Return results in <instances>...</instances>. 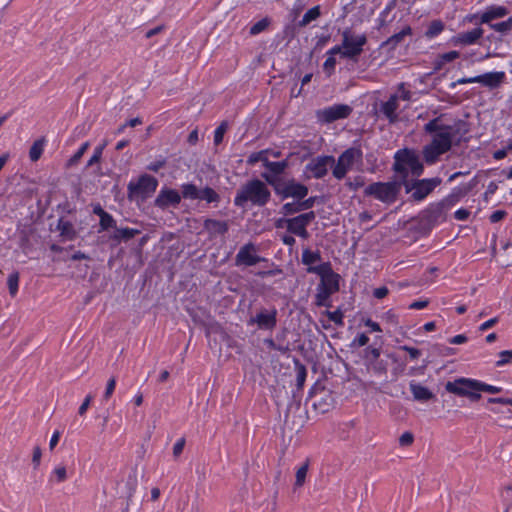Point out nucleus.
Masks as SVG:
<instances>
[{
  "mask_svg": "<svg viewBox=\"0 0 512 512\" xmlns=\"http://www.w3.org/2000/svg\"><path fill=\"white\" fill-rule=\"evenodd\" d=\"M445 117V114H441L433 118L424 125L423 131L433 135L432 142L438 143L449 151L454 141L455 144H459L461 138L469 132V124L462 119H457L452 124H446Z\"/></svg>",
  "mask_w": 512,
  "mask_h": 512,
  "instance_id": "1",
  "label": "nucleus"
},
{
  "mask_svg": "<svg viewBox=\"0 0 512 512\" xmlns=\"http://www.w3.org/2000/svg\"><path fill=\"white\" fill-rule=\"evenodd\" d=\"M270 198L271 192L267 184L254 178L241 185L237 190L234 205L245 208L247 203L250 202L253 206L263 207L270 201Z\"/></svg>",
  "mask_w": 512,
  "mask_h": 512,
  "instance_id": "2",
  "label": "nucleus"
},
{
  "mask_svg": "<svg viewBox=\"0 0 512 512\" xmlns=\"http://www.w3.org/2000/svg\"><path fill=\"white\" fill-rule=\"evenodd\" d=\"M264 180L269 184L276 195L282 200L293 198L295 200H302L308 195L309 189L306 185L297 182L294 178L290 179H276L274 177H266Z\"/></svg>",
  "mask_w": 512,
  "mask_h": 512,
  "instance_id": "3",
  "label": "nucleus"
},
{
  "mask_svg": "<svg viewBox=\"0 0 512 512\" xmlns=\"http://www.w3.org/2000/svg\"><path fill=\"white\" fill-rule=\"evenodd\" d=\"M366 196H372L375 199L386 203H394L399 195V185L396 182H374L369 184L364 191Z\"/></svg>",
  "mask_w": 512,
  "mask_h": 512,
  "instance_id": "4",
  "label": "nucleus"
},
{
  "mask_svg": "<svg viewBox=\"0 0 512 512\" xmlns=\"http://www.w3.org/2000/svg\"><path fill=\"white\" fill-rule=\"evenodd\" d=\"M362 158L363 153L360 148L351 147L346 149L340 154L337 162L335 161V164L332 166L333 176L338 180L343 179L353 164L355 162H361Z\"/></svg>",
  "mask_w": 512,
  "mask_h": 512,
  "instance_id": "5",
  "label": "nucleus"
},
{
  "mask_svg": "<svg viewBox=\"0 0 512 512\" xmlns=\"http://www.w3.org/2000/svg\"><path fill=\"white\" fill-rule=\"evenodd\" d=\"M366 43L367 37L365 34L353 36L349 29H345L342 33V58L357 61Z\"/></svg>",
  "mask_w": 512,
  "mask_h": 512,
  "instance_id": "6",
  "label": "nucleus"
},
{
  "mask_svg": "<svg viewBox=\"0 0 512 512\" xmlns=\"http://www.w3.org/2000/svg\"><path fill=\"white\" fill-rule=\"evenodd\" d=\"M158 186V180L148 174L139 177L136 183L130 182L128 184V196L133 198L135 196L146 199L153 194Z\"/></svg>",
  "mask_w": 512,
  "mask_h": 512,
  "instance_id": "7",
  "label": "nucleus"
},
{
  "mask_svg": "<svg viewBox=\"0 0 512 512\" xmlns=\"http://www.w3.org/2000/svg\"><path fill=\"white\" fill-rule=\"evenodd\" d=\"M509 14V10L505 6L491 5L482 13L467 15L465 20L475 25L490 24L494 20L504 18Z\"/></svg>",
  "mask_w": 512,
  "mask_h": 512,
  "instance_id": "8",
  "label": "nucleus"
},
{
  "mask_svg": "<svg viewBox=\"0 0 512 512\" xmlns=\"http://www.w3.org/2000/svg\"><path fill=\"white\" fill-rule=\"evenodd\" d=\"M335 164V158L331 155H321L312 158L305 166V172H310L306 178L322 179L328 173V168Z\"/></svg>",
  "mask_w": 512,
  "mask_h": 512,
  "instance_id": "9",
  "label": "nucleus"
},
{
  "mask_svg": "<svg viewBox=\"0 0 512 512\" xmlns=\"http://www.w3.org/2000/svg\"><path fill=\"white\" fill-rule=\"evenodd\" d=\"M352 111V107L347 104H334L318 110L316 116L320 122L329 124L340 119L348 118Z\"/></svg>",
  "mask_w": 512,
  "mask_h": 512,
  "instance_id": "10",
  "label": "nucleus"
},
{
  "mask_svg": "<svg viewBox=\"0 0 512 512\" xmlns=\"http://www.w3.org/2000/svg\"><path fill=\"white\" fill-rule=\"evenodd\" d=\"M278 311L275 307L271 309L261 308L248 320V325H257L260 330L272 331L277 326Z\"/></svg>",
  "mask_w": 512,
  "mask_h": 512,
  "instance_id": "11",
  "label": "nucleus"
},
{
  "mask_svg": "<svg viewBox=\"0 0 512 512\" xmlns=\"http://www.w3.org/2000/svg\"><path fill=\"white\" fill-rule=\"evenodd\" d=\"M419 159L413 149L403 148L394 154L392 170L397 174H409V169Z\"/></svg>",
  "mask_w": 512,
  "mask_h": 512,
  "instance_id": "12",
  "label": "nucleus"
},
{
  "mask_svg": "<svg viewBox=\"0 0 512 512\" xmlns=\"http://www.w3.org/2000/svg\"><path fill=\"white\" fill-rule=\"evenodd\" d=\"M339 290V277L321 280L317 287V294L315 296V304L319 307L325 306L330 307L329 303L330 296Z\"/></svg>",
  "mask_w": 512,
  "mask_h": 512,
  "instance_id": "13",
  "label": "nucleus"
},
{
  "mask_svg": "<svg viewBox=\"0 0 512 512\" xmlns=\"http://www.w3.org/2000/svg\"><path fill=\"white\" fill-rule=\"evenodd\" d=\"M256 251H257L256 246L251 242L243 245L239 249V251L235 257V265L236 266H241V265L253 266L259 262L266 261V259L264 257L257 255Z\"/></svg>",
  "mask_w": 512,
  "mask_h": 512,
  "instance_id": "14",
  "label": "nucleus"
},
{
  "mask_svg": "<svg viewBox=\"0 0 512 512\" xmlns=\"http://www.w3.org/2000/svg\"><path fill=\"white\" fill-rule=\"evenodd\" d=\"M442 180L439 177L415 180V191L411 194V199L414 201L424 200L433 190L441 184Z\"/></svg>",
  "mask_w": 512,
  "mask_h": 512,
  "instance_id": "15",
  "label": "nucleus"
},
{
  "mask_svg": "<svg viewBox=\"0 0 512 512\" xmlns=\"http://www.w3.org/2000/svg\"><path fill=\"white\" fill-rule=\"evenodd\" d=\"M484 30L481 25H477L475 28L469 31H462L452 37L451 42L454 46H469L477 44L478 41L483 37Z\"/></svg>",
  "mask_w": 512,
  "mask_h": 512,
  "instance_id": "16",
  "label": "nucleus"
},
{
  "mask_svg": "<svg viewBox=\"0 0 512 512\" xmlns=\"http://www.w3.org/2000/svg\"><path fill=\"white\" fill-rule=\"evenodd\" d=\"M181 202V195L175 189L170 188H162L157 195L154 205L162 210L168 208L169 206L176 207Z\"/></svg>",
  "mask_w": 512,
  "mask_h": 512,
  "instance_id": "17",
  "label": "nucleus"
},
{
  "mask_svg": "<svg viewBox=\"0 0 512 512\" xmlns=\"http://www.w3.org/2000/svg\"><path fill=\"white\" fill-rule=\"evenodd\" d=\"M398 6V0H391L388 2L383 11L379 14L377 19L376 29L388 33V26L396 19L397 15L395 12Z\"/></svg>",
  "mask_w": 512,
  "mask_h": 512,
  "instance_id": "18",
  "label": "nucleus"
},
{
  "mask_svg": "<svg viewBox=\"0 0 512 512\" xmlns=\"http://www.w3.org/2000/svg\"><path fill=\"white\" fill-rule=\"evenodd\" d=\"M413 31L409 25H405L399 32L394 33L380 44V49H386L387 52L394 51L398 46L404 44L406 37L412 36Z\"/></svg>",
  "mask_w": 512,
  "mask_h": 512,
  "instance_id": "19",
  "label": "nucleus"
},
{
  "mask_svg": "<svg viewBox=\"0 0 512 512\" xmlns=\"http://www.w3.org/2000/svg\"><path fill=\"white\" fill-rule=\"evenodd\" d=\"M506 74L503 71L487 72L482 75L475 76L477 83L490 90L499 88L505 81Z\"/></svg>",
  "mask_w": 512,
  "mask_h": 512,
  "instance_id": "20",
  "label": "nucleus"
},
{
  "mask_svg": "<svg viewBox=\"0 0 512 512\" xmlns=\"http://www.w3.org/2000/svg\"><path fill=\"white\" fill-rule=\"evenodd\" d=\"M444 218V202L430 204L422 213V219L429 226H434Z\"/></svg>",
  "mask_w": 512,
  "mask_h": 512,
  "instance_id": "21",
  "label": "nucleus"
},
{
  "mask_svg": "<svg viewBox=\"0 0 512 512\" xmlns=\"http://www.w3.org/2000/svg\"><path fill=\"white\" fill-rule=\"evenodd\" d=\"M398 96L393 94L389 97L386 102L381 104L380 111L387 118L390 124H394L398 121Z\"/></svg>",
  "mask_w": 512,
  "mask_h": 512,
  "instance_id": "22",
  "label": "nucleus"
},
{
  "mask_svg": "<svg viewBox=\"0 0 512 512\" xmlns=\"http://www.w3.org/2000/svg\"><path fill=\"white\" fill-rule=\"evenodd\" d=\"M448 152L445 148L436 142H430L423 148V158L427 164H434L439 156Z\"/></svg>",
  "mask_w": 512,
  "mask_h": 512,
  "instance_id": "23",
  "label": "nucleus"
},
{
  "mask_svg": "<svg viewBox=\"0 0 512 512\" xmlns=\"http://www.w3.org/2000/svg\"><path fill=\"white\" fill-rule=\"evenodd\" d=\"M288 166H289V162L287 159L278 161V162H273V161L267 162L266 169L269 172H264L261 174V176L263 179H264V175H266V177L272 176L276 179H283L282 177H280V175H282L285 172V170L288 168Z\"/></svg>",
  "mask_w": 512,
  "mask_h": 512,
  "instance_id": "24",
  "label": "nucleus"
},
{
  "mask_svg": "<svg viewBox=\"0 0 512 512\" xmlns=\"http://www.w3.org/2000/svg\"><path fill=\"white\" fill-rule=\"evenodd\" d=\"M204 229L211 235H224L229 230V225L226 221L215 219H206L203 223Z\"/></svg>",
  "mask_w": 512,
  "mask_h": 512,
  "instance_id": "25",
  "label": "nucleus"
},
{
  "mask_svg": "<svg viewBox=\"0 0 512 512\" xmlns=\"http://www.w3.org/2000/svg\"><path fill=\"white\" fill-rule=\"evenodd\" d=\"M410 391L417 401H429L434 399L435 395L425 386L411 381L409 384Z\"/></svg>",
  "mask_w": 512,
  "mask_h": 512,
  "instance_id": "26",
  "label": "nucleus"
},
{
  "mask_svg": "<svg viewBox=\"0 0 512 512\" xmlns=\"http://www.w3.org/2000/svg\"><path fill=\"white\" fill-rule=\"evenodd\" d=\"M307 272L319 275L321 280H329L339 277L338 274L333 272L330 262H324L317 266H310L307 268Z\"/></svg>",
  "mask_w": 512,
  "mask_h": 512,
  "instance_id": "27",
  "label": "nucleus"
},
{
  "mask_svg": "<svg viewBox=\"0 0 512 512\" xmlns=\"http://www.w3.org/2000/svg\"><path fill=\"white\" fill-rule=\"evenodd\" d=\"M140 230L138 229H134V228H129V227H125V228H116L115 229V233L112 235V240L116 241V242H121V241H124V242H127L129 240H131L132 238H134L136 235L140 234Z\"/></svg>",
  "mask_w": 512,
  "mask_h": 512,
  "instance_id": "28",
  "label": "nucleus"
},
{
  "mask_svg": "<svg viewBox=\"0 0 512 512\" xmlns=\"http://www.w3.org/2000/svg\"><path fill=\"white\" fill-rule=\"evenodd\" d=\"M469 382H479V380H476V379H470V378H464V377H461V378H457L456 380H454L453 382L449 381L446 383L445 385V389L447 392L451 393V388L452 387H449V386H453L455 387L456 389H459V390H462V391H472V390H477L476 388H474Z\"/></svg>",
  "mask_w": 512,
  "mask_h": 512,
  "instance_id": "29",
  "label": "nucleus"
},
{
  "mask_svg": "<svg viewBox=\"0 0 512 512\" xmlns=\"http://www.w3.org/2000/svg\"><path fill=\"white\" fill-rule=\"evenodd\" d=\"M57 229L60 231L61 235L68 240H74L76 238L77 233L70 221L60 219L58 221Z\"/></svg>",
  "mask_w": 512,
  "mask_h": 512,
  "instance_id": "30",
  "label": "nucleus"
},
{
  "mask_svg": "<svg viewBox=\"0 0 512 512\" xmlns=\"http://www.w3.org/2000/svg\"><path fill=\"white\" fill-rule=\"evenodd\" d=\"M294 365L296 370V386L298 389H302L307 377V369L304 364L300 362L299 359H294Z\"/></svg>",
  "mask_w": 512,
  "mask_h": 512,
  "instance_id": "31",
  "label": "nucleus"
},
{
  "mask_svg": "<svg viewBox=\"0 0 512 512\" xmlns=\"http://www.w3.org/2000/svg\"><path fill=\"white\" fill-rule=\"evenodd\" d=\"M45 139L40 138L32 144L29 150V158L32 162H36L40 159L43 151H44Z\"/></svg>",
  "mask_w": 512,
  "mask_h": 512,
  "instance_id": "32",
  "label": "nucleus"
},
{
  "mask_svg": "<svg viewBox=\"0 0 512 512\" xmlns=\"http://www.w3.org/2000/svg\"><path fill=\"white\" fill-rule=\"evenodd\" d=\"M321 15L320 6H314L309 9L303 16V18L298 22V27H305L310 22L316 20Z\"/></svg>",
  "mask_w": 512,
  "mask_h": 512,
  "instance_id": "33",
  "label": "nucleus"
},
{
  "mask_svg": "<svg viewBox=\"0 0 512 512\" xmlns=\"http://www.w3.org/2000/svg\"><path fill=\"white\" fill-rule=\"evenodd\" d=\"M488 26L502 35H507L512 31V16L501 22L490 23Z\"/></svg>",
  "mask_w": 512,
  "mask_h": 512,
  "instance_id": "34",
  "label": "nucleus"
},
{
  "mask_svg": "<svg viewBox=\"0 0 512 512\" xmlns=\"http://www.w3.org/2000/svg\"><path fill=\"white\" fill-rule=\"evenodd\" d=\"M181 197L184 199L190 200H198L200 195V190L196 187V185L192 183H186L182 185Z\"/></svg>",
  "mask_w": 512,
  "mask_h": 512,
  "instance_id": "35",
  "label": "nucleus"
},
{
  "mask_svg": "<svg viewBox=\"0 0 512 512\" xmlns=\"http://www.w3.org/2000/svg\"><path fill=\"white\" fill-rule=\"evenodd\" d=\"M409 174H398V179L394 180L399 185V192L401 188H405L406 193H413L415 191V180L408 179Z\"/></svg>",
  "mask_w": 512,
  "mask_h": 512,
  "instance_id": "36",
  "label": "nucleus"
},
{
  "mask_svg": "<svg viewBox=\"0 0 512 512\" xmlns=\"http://www.w3.org/2000/svg\"><path fill=\"white\" fill-rule=\"evenodd\" d=\"M198 200H205L207 203H218L220 201V195L211 187H205L200 190Z\"/></svg>",
  "mask_w": 512,
  "mask_h": 512,
  "instance_id": "37",
  "label": "nucleus"
},
{
  "mask_svg": "<svg viewBox=\"0 0 512 512\" xmlns=\"http://www.w3.org/2000/svg\"><path fill=\"white\" fill-rule=\"evenodd\" d=\"M444 23L441 20H433L427 30L425 31V37L432 39L438 36L444 30Z\"/></svg>",
  "mask_w": 512,
  "mask_h": 512,
  "instance_id": "38",
  "label": "nucleus"
},
{
  "mask_svg": "<svg viewBox=\"0 0 512 512\" xmlns=\"http://www.w3.org/2000/svg\"><path fill=\"white\" fill-rule=\"evenodd\" d=\"M321 260V254L320 251H311L310 249L306 248L302 252V263L304 265H308L309 267L312 266V264L318 262Z\"/></svg>",
  "mask_w": 512,
  "mask_h": 512,
  "instance_id": "39",
  "label": "nucleus"
},
{
  "mask_svg": "<svg viewBox=\"0 0 512 512\" xmlns=\"http://www.w3.org/2000/svg\"><path fill=\"white\" fill-rule=\"evenodd\" d=\"M459 56L460 53L458 51H449L447 53L439 55L438 59L435 62V70H440L445 63L452 62L455 59L459 58Z\"/></svg>",
  "mask_w": 512,
  "mask_h": 512,
  "instance_id": "40",
  "label": "nucleus"
},
{
  "mask_svg": "<svg viewBox=\"0 0 512 512\" xmlns=\"http://www.w3.org/2000/svg\"><path fill=\"white\" fill-rule=\"evenodd\" d=\"M313 406L321 413H325L333 406V398L329 393H326L325 397H322L319 401H315Z\"/></svg>",
  "mask_w": 512,
  "mask_h": 512,
  "instance_id": "41",
  "label": "nucleus"
},
{
  "mask_svg": "<svg viewBox=\"0 0 512 512\" xmlns=\"http://www.w3.org/2000/svg\"><path fill=\"white\" fill-rule=\"evenodd\" d=\"M304 227H307V225L301 220L299 215L288 219L287 231L289 233L296 235Z\"/></svg>",
  "mask_w": 512,
  "mask_h": 512,
  "instance_id": "42",
  "label": "nucleus"
},
{
  "mask_svg": "<svg viewBox=\"0 0 512 512\" xmlns=\"http://www.w3.org/2000/svg\"><path fill=\"white\" fill-rule=\"evenodd\" d=\"M450 387H452L450 389L452 394L462 396V397H468L470 399V401H472V402H476L479 399H481V397H482L481 394L479 393L481 390L462 391V390L456 389L452 385Z\"/></svg>",
  "mask_w": 512,
  "mask_h": 512,
  "instance_id": "43",
  "label": "nucleus"
},
{
  "mask_svg": "<svg viewBox=\"0 0 512 512\" xmlns=\"http://www.w3.org/2000/svg\"><path fill=\"white\" fill-rule=\"evenodd\" d=\"M100 230L99 231H106L109 229H116V220L113 218L111 214L108 212L100 218Z\"/></svg>",
  "mask_w": 512,
  "mask_h": 512,
  "instance_id": "44",
  "label": "nucleus"
},
{
  "mask_svg": "<svg viewBox=\"0 0 512 512\" xmlns=\"http://www.w3.org/2000/svg\"><path fill=\"white\" fill-rule=\"evenodd\" d=\"M302 209L300 208V201L295 200V202H287L285 203L280 210V213L287 216V215H293L298 212H301Z\"/></svg>",
  "mask_w": 512,
  "mask_h": 512,
  "instance_id": "45",
  "label": "nucleus"
},
{
  "mask_svg": "<svg viewBox=\"0 0 512 512\" xmlns=\"http://www.w3.org/2000/svg\"><path fill=\"white\" fill-rule=\"evenodd\" d=\"M474 388H476L477 390H481L483 392H487V393H491V394H496V393H500L502 391V388L501 387H497V386H493V385H490V384H486L484 382H469Z\"/></svg>",
  "mask_w": 512,
  "mask_h": 512,
  "instance_id": "46",
  "label": "nucleus"
},
{
  "mask_svg": "<svg viewBox=\"0 0 512 512\" xmlns=\"http://www.w3.org/2000/svg\"><path fill=\"white\" fill-rule=\"evenodd\" d=\"M88 147H89V142L83 143L80 146V148L78 149V151L67 161L66 167L70 168V167L76 165L80 161V159L82 158L84 153L87 151Z\"/></svg>",
  "mask_w": 512,
  "mask_h": 512,
  "instance_id": "47",
  "label": "nucleus"
},
{
  "mask_svg": "<svg viewBox=\"0 0 512 512\" xmlns=\"http://www.w3.org/2000/svg\"><path fill=\"white\" fill-rule=\"evenodd\" d=\"M308 468H309V461L306 460L305 463L301 467H299V469L296 471V480H295L296 487H301L305 483Z\"/></svg>",
  "mask_w": 512,
  "mask_h": 512,
  "instance_id": "48",
  "label": "nucleus"
},
{
  "mask_svg": "<svg viewBox=\"0 0 512 512\" xmlns=\"http://www.w3.org/2000/svg\"><path fill=\"white\" fill-rule=\"evenodd\" d=\"M18 283H19V273L13 272L8 276L7 285L9 289V293L12 297H14L18 292Z\"/></svg>",
  "mask_w": 512,
  "mask_h": 512,
  "instance_id": "49",
  "label": "nucleus"
},
{
  "mask_svg": "<svg viewBox=\"0 0 512 512\" xmlns=\"http://www.w3.org/2000/svg\"><path fill=\"white\" fill-rule=\"evenodd\" d=\"M270 25V19L268 17H265L255 24H253L250 28V35H257L261 32H263L267 27Z\"/></svg>",
  "mask_w": 512,
  "mask_h": 512,
  "instance_id": "50",
  "label": "nucleus"
},
{
  "mask_svg": "<svg viewBox=\"0 0 512 512\" xmlns=\"http://www.w3.org/2000/svg\"><path fill=\"white\" fill-rule=\"evenodd\" d=\"M106 145L107 141H104L103 144L99 145L94 149L93 155L89 159L87 166H93L94 164L98 163L101 160L102 153Z\"/></svg>",
  "mask_w": 512,
  "mask_h": 512,
  "instance_id": "51",
  "label": "nucleus"
},
{
  "mask_svg": "<svg viewBox=\"0 0 512 512\" xmlns=\"http://www.w3.org/2000/svg\"><path fill=\"white\" fill-rule=\"evenodd\" d=\"M364 352H365L364 357L367 361L370 362V364H372L374 361L378 360V358L380 357V354H381L380 349L373 347V346L366 347Z\"/></svg>",
  "mask_w": 512,
  "mask_h": 512,
  "instance_id": "52",
  "label": "nucleus"
},
{
  "mask_svg": "<svg viewBox=\"0 0 512 512\" xmlns=\"http://www.w3.org/2000/svg\"><path fill=\"white\" fill-rule=\"evenodd\" d=\"M228 128L227 122H222L214 132V144L219 145L223 141L224 134Z\"/></svg>",
  "mask_w": 512,
  "mask_h": 512,
  "instance_id": "53",
  "label": "nucleus"
},
{
  "mask_svg": "<svg viewBox=\"0 0 512 512\" xmlns=\"http://www.w3.org/2000/svg\"><path fill=\"white\" fill-rule=\"evenodd\" d=\"M326 315L328 316V319L332 322H334L338 326H342L344 324L343 322V313L340 309H337L335 311H326Z\"/></svg>",
  "mask_w": 512,
  "mask_h": 512,
  "instance_id": "54",
  "label": "nucleus"
},
{
  "mask_svg": "<svg viewBox=\"0 0 512 512\" xmlns=\"http://www.w3.org/2000/svg\"><path fill=\"white\" fill-rule=\"evenodd\" d=\"M500 360L496 362L497 367L504 366L512 359V350H504L499 353Z\"/></svg>",
  "mask_w": 512,
  "mask_h": 512,
  "instance_id": "55",
  "label": "nucleus"
},
{
  "mask_svg": "<svg viewBox=\"0 0 512 512\" xmlns=\"http://www.w3.org/2000/svg\"><path fill=\"white\" fill-rule=\"evenodd\" d=\"M414 441V435L411 432H404L399 437V445L402 447H408L413 444Z\"/></svg>",
  "mask_w": 512,
  "mask_h": 512,
  "instance_id": "56",
  "label": "nucleus"
},
{
  "mask_svg": "<svg viewBox=\"0 0 512 512\" xmlns=\"http://www.w3.org/2000/svg\"><path fill=\"white\" fill-rule=\"evenodd\" d=\"M53 475L56 477L58 483L64 482L67 479V471L64 466H58L53 470Z\"/></svg>",
  "mask_w": 512,
  "mask_h": 512,
  "instance_id": "57",
  "label": "nucleus"
},
{
  "mask_svg": "<svg viewBox=\"0 0 512 512\" xmlns=\"http://www.w3.org/2000/svg\"><path fill=\"white\" fill-rule=\"evenodd\" d=\"M115 386H116V378L111 377L107 382L106 389H105V392L103 395V398L105 400H108L112 396V394L115 390Z\"/></svg>",
  "mask_w": 512,
  "mask_h": 512,
  "instance_id": "58",
  "label": "nucleus"
},
{
  "mask_svg": "<svg viewBox=\"0 0 512 512\" xmlns=\"http://www.w3.org/2000/svg\"><path fill=\"white\" fill-rule=\"evenodd\" d=\"M369 342V337L365 333L359 334L351 343V347H362L367 345Z\"/></svg>",
  "mask_w": 512,
  "mask_h": 512,
  "instance_id": "59",
  "label": "nucleus"
},
{
  "mask_svg": "<svg viewBox=\"0 0 512 512\" xmlns=\"http://www.w3.org/2000/svg\"><path fill=\"white\" fill-rule=\"evenodd\" d=\"M167 161L165 158H160L154 162H151L148 166H147V169L152 171V172H158L160 169H162L163 167H165Z\"/></svg>",
  "mask_w": 512,
  "mask_h": 512,
  "instance_id": "60",
  "label": "nucleus"
},
{
  "mask_svg": "<svg viewBox=\"0 0 512 512\" xmlns=\"http://www.w3.org/2000/svg\"><path fill=\"white\" fill-rule=\"evenodd\" d=\"M335 65H336V59L332 56H329L324 64H323V69L325 72L328 73V75H331V73L334 71L335 69Z\"/></svg>",
  "mask_w": 512,
  "mask_h": 512,
  "instance_id": "61",
  "label": "nucleus"
},
{
  "mask_svg": "<svg viewBox=\"0 0 512 512\" xmlns=\"http://www.w3.org/2000/svg\"><path fill=\"white\" fill-rule=\"evenodd\" d=\"M371 365L376 373L384 374L387 371V364L383 360H376Z\"/></svg>",
  "mask_w": 512,
  "mask_h": 512,
  "instance_id": "62",
  "label": "nucleus"
},
{
  "mask_svg": "<svg viewBox=\"0 0 512 512\" xmlns=\"http://www.w3.org/2000/svg\"><path fill=\"white\" fill-rule=\"evenodd\" d=\"M411 174L415 177H419L423 174L424 166L420 159H418L415 164L410 168Z\"/></svg>",
  "mask_w": 512,
  "mask_h": 512,
  "instance_id": "63",
  "label": "nucleus"
},
{
  "mask_svg": "<svg viewBox=\"0 0 512 512\" xmlns=\"http://www.w3.org/2000/svg\"><path fill=\"white\" fill-rule=\"evenodd\" d=\"M184 446H185V439L184 438H180L175 444H174V447H173V456L175 458L179 457L181 455V453L183 452V449H184Z\"/></svg>",
  "mask_w": 512,
  "mask_h": 512,
  "instance_id": "64",
  "label": "nucleus"
}]
</instances>
